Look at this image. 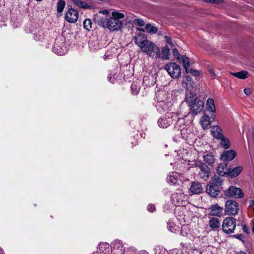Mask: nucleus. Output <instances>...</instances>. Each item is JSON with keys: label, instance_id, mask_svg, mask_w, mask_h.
I'll list each match as a JSON object with an SVG mask.
<instances>
[{"label": "nucleus", "instance_id": "nucleus-1", "mask_svg": "<svg viewBox=\"0 0 254 254\" xmlns=\"http://www.w3.org/2000/svg\"><path fill=\"white\" fill-rule=\"evenodd\" d=\"M125 17V14L123 13L117 11L112 12V16L108 18L106 17L97 15L95 20L99 25L103 27L107 28L110 31H118L121 29L122 26L121 19Z\"/></svg>", "mask_w": 254, "mask_h": 254}, {"label": "nucleus", "instance_id": "nucleus-2", "mask_svg": "<svg viewBox=\"0 0 254 254\" xmlns=\"http://www.w3.org/2000/svg\"><path fill=\"white\" fill-rule=\"evenodd\" d=\"M135 42L144 54L153 59L160 58V48L144 36H139L135 37Z\"/></svg>", "mask_w": 254, "mask_h": 254}, {"label": "nucleus", "instance_id": "nucleus-3", "mask_svg": "<svg viewBox=\"0 0 254 254\" xmlns=\"http://www.w3.org/2000/svg\"><path fill=\"white\" fill-rule=\"evenodd\" d=\"M155 99L157 102V109L161 113L168 111L174 104L171 95L164 90L156 93Z\"/></svg>", "mask_w": 254, "mask_h": 254}, {"label": "nucleus", "instance_id": "nucleus-4", "mask_svg": "<svg viewBox=\"0 0 254 254\" xmlns=\"http://www.w3.org/2000/svg\"><path fill=\"white\" fill-rule=\"evenodd\" d=\"M185 100L193 114L195 115L202 111L204 104L202 101L196 98L192 92L187 94Z\"/></svg>", "mask_w": 254, "mask_h": 254}, {"label": "nucleus", "instance_id": "nucleus-5", "mask_svg": "<svg viewBox=\"0 0 254 254\" xmlns=\"http://www.w3.org/2000/svg\"><path fill=\"white\" fill-rule=\"evenodd\" d=\"M178 114L175 113H167L164 116L160 118L158 120V126L163 128H167L173 124L177 119L180 120Z\"/></svg>", "mask_w": 254, "mask_h": 254}, {"label": "nucleus", "instance_id": "nucleus-6", "mask_svg": "<svg viewBox=\"0 0 254 254\" xmlns=\"http://www.w3.org/2000/svg\"><path fill=\"white\" fill-rule=\"evenodd\" d=\"M222 182L219 179H215L214 181L209 183L206 188V192L211 197H216L220 193Z\"/></svg>", "mask_w": 254, "mask_h": 254}, {"label": "nucleus", "instance_id": "nucleus-7", "mask_svg": "<svg viewBox=\"0 0 254 254\" xmlns=\"http://www.w3.org/2000/svg\"><path fill=\"white\" fill-rule=\"evenodd\" d=\"M171 200L176 206H185L188 203V196L182 190H177L172 194Z\"/></svg>", "mask_w": 254, "mask_h": 254}, {"label": "nucleus", "instance_id": "nucleus-8", "mask_svg": "<svg viewBox=\"0 0 254 254\" xmlns=\"http://www.w3.org/2000/svg\"><path fill=\"white\" fill-rule=\"evenodd\" d=\"M236 225V219L232 217H227L222 222V230L225 233L230 234L234 232Z\"/></svg>", "mask_w": 254, "mask_h": 254}, {"label": "nucleus", "instance_id": "nucleus-9", "mask_svg": "<svg viewBox=\"0 0 254 254\" xmlns=\"http://www.w3.org/2000/svg\"><path fill=\"white\" fill-rule=\"evenodd\" d=\"M192 166L198 167L200 169L198 176L201 179L206 180L209 178L210 168L201 160L197 159L192 164Z\"/></svg>", "mask_w": 254, "mask_h": 254}, {"label": "nucleus", "instance_id": "nucleus-10", "mask_svg": "<svg viewBox=\"0 0 254 254\" xmlns=\"http://www.w3.org/2000/svg\"><path fill=\"white\" fill-rule=\"evenodd\" d=\"M53 51L55 54L60 56L67 53V48L64 44V39L63 37L56 39L53 47Z\"/></svg>", "mask_w": 254, "mask_h": 254}, {"label": "nucleus", "instance_id": "nucleus-11", "mask_svg": "<svg viewBox=\"0 0 254 254\" xmlns=\"http://www.w3.org/2000/svg\"><path fill=\"white\" fill-rule=\"evenodd\" d=\"M165 69L173 78H178L181 76V68L175 63L167 64L165 66Z\"/></svg>", "mask_w": 254, "mask_h": 254}, {"label": "nucleus", "instance_id": "nucleus-12", "mask_svg": "<svg viewBox=\"0 0 254 254\" xmlns=\"http://www.w3.org/2000/svg\"><path fill=\"white\" fill-rule=\"evenodd\" d=\"M239 206L234 200H229L225 202V211L229 215L235 216L238 213Z\"/></svg>", "mask_w": 254, "mask_h": 254}, {"label": "nucleus", "instance_id": "nucleus-13", "mask_svg": "<svg viewBox=\"0 0 254 254\" xmlns=\"http://www.w3.org/2000/svg\"><path fill=\"white\" fill-rule=\"evenodd\" d=\"M225 195L228 197L240 198H242L244 194L242 190L235 186L230 187L225 192Z\"/></svg>", "mask_w": 254, "mask_h": 254}, {"label": "nucleus", "instance_id": "nucleus-14", "mask_svg": "<svg viewBox=\"0 0 254 254\" xmlns=\"http://www.w3.org/2000/svg\"><path fill=\"white\" fill-rule=\"evenodd\" d=\"M184 180V178L179 173L173 172L171 173L167 178L168 183L171 185H180L182 183Z\"/></svg>", "mask_w": 254, "mask_h": 254}, {"label": "nucleus", "instance_id": "nucleus-15", "mask_svg": "<svg viewBox=\"0 0 254 254\" xmlns=\"http://www.w3.org/2000/svg\"><path fill=\"white\" fill-rule=\"evenodd\" d=\"M215 119V115L214 114H212L210 117H209L206 114H204L200 119V124L203 129H208Z\"/></svg>", "mask_w": 254, "mask_h": 254}, {"label": "nucleus", "instance_id": "nucleus-16", "mask_svg": "<svg viewBox=\"0 0 254 254\" xmlns=\"http://www.w3.org/2000/svg\"><path fill=\"white\" fill-rule=\"evenodd\" d=\"M78 17V12L73 8L68 9L65 15V20L71 23L75 22L77 20Z\"/></svg>", "mask_w": 254, "mask_h": 254}, {"label": "nucleus", "instance_id": "nucleus-17", "mask_svg": "<svg viewBox=\"0 0 254 254\" xmlns=\"http://www.w3.org/2000/svg\"><path fill=\"white\" fill-rule=\"evenodd\" d=\"M181 134L183 138L189 141L194 137V132L190 127L186 126L185 127L181 129Z\"/></svg>", "mask_w": 254, "mask_h": 254}, {"label": "nucleus", "instance_id": "nucleus-18", "mask_svg": "<svg viewBox=\"0 0 254 254\" xmlns=\"http://www.w3.org/2000/svg\"><path fill=\"white\" fill-rule=\"evenodd\" d=\"M237 153L233 150L224 151L221 155V159L224 161H230L233 160Z\"/></svg>", "mask_w": 254, "mask_h": 254}, {"label": "nucleus", "instance_id": "nucleus-19", "mask_svg": "<svg viewBox=\"0 0 254 254\" xmlns=\"http://www.w3.org/2000/svg\"><path fill=\"white\" fill-rule=\"evenodd\" d=\"M243 167L238 166L233 168H229L228 176L231 178H235L238 176L243 171Z\"/></svg>", "mask_w": 254, "mask_h": 254}, {"label": "nucleus", "instance_id": "nucleus-20", "mask_svg": "<svg viewBox=\"0 0 254 254\" xmlns=\"http://www.w3.org/2000/svg\"><path fill=\"white\" fill-rule=\"evenodd\" d=\"M210 209L211 215L218 217H220L222 215L223 208L218 204L212 205Z\"/></svg>", "mask_w": 254, "mask_h": 254}, {"label": "nucleus", "instance_id": "nucleus-21", "mask_svg": "<svg viewBox=\"0 0 254 254\" xmlns=\"http://www.w3.org/2000/svg\"><path fill=\"white\" fill-rule=\"evenodd\" d=\"M204 164L209 167H212L215 161V159L214 155L211 153H208L206 154H203L202 156Z\"/></svg>", "mask_w": 254, "mask_h": 254}, {"label": "nucleus", "instance_id": "nucleus-22", "mask_svg": "<svg viewBox=\"0 0 254 254\" xmlns=\"http://www.w3.org/2000/svg\"><path fill=\"white\" fill-rule=\"evenodd\" d=\"M229 168L226 163L220 164L217 169V173L222 176H228Z\"/></svg>", "mask_w": 254, "mask_h": 254}, {"label": "nucleus", "instance_id": "nucleus-23", "mask_svg": "<svg viewBox=\"0 0 254 254\" xmlns=\"http://www.w3.org/2000/svg\"><path fill=\"white\" fill-rule=\"evenodd\" d=\"M203 188L201 184L199 182H193L192 183L190 188V191L193 194H198L202 191Z\"/></svg>", "mask_w": 254, "mask_h": 254}, {"label": "nucleus", "instance_id": "nucleus-24", "mask_svg": "<svg viewBox=\"0 0 254 254\" xmlns=\"http://www.w3.org/2000/svg\"><path fill=\"white\" fill-rule=\"evenodd\" d=\"M206 109L208 112L213 114L216 112V108L214 100L211 98H209L206 101Z\"/></svg>", "mask_w": 254, "mask_h": 254}, {"label": "nucleus", "instance_id": "nucleus-25", "mask_svg": "<svg viewBox=\"0 0 254 254\" xmlns=\"http://www.w3.org/2000/svg\"><path fill=\"white\" fill-rule=\"evenodd\" d=\"M211 133L213 135V137L218 139L219 138L222 137L223 135L221 128L217 126H213L211 129Z\"/></svg>", "mask_w": 254, "mask_h": 254}, {"label": "nucleus", "instance_id": "nucleus-26", "mask_svg": "<svg viewBox=\"0 0 254 254\" xmlns=\"http://www.w3.org/2000/svg\"><path fill=\"white\" fill-rule=\"evenodd\" d=\"M230 74L240 79H245L249 77V73L246 70H242L237 72H231Z\"/></svg>", "mask_w": 254, "mask_h": 254}, {"label": "nucleus", "instance_id": "nucleus-27", "mask_svg": "<svg viewBox=\"0 0 254 254\" xmlns=\"http://www.w3.org/2000/svg\"><path fill=\"white\" fill-rule=\"evenodd\" d=\"M218 139L220 140L219 143L220 145L224 149H228L230 147L231 144L230 141L224 135Z\"/></svg>", "mask_w": 254, "mask_h": 254}, {"label": "nucleus", "instance_id": "nucleus-28", "mask_svg": "<svg viewBox=\"0 0 254 254\" xmlns=\"http://www.w3.org/2000/svg\"><path fill=\"white\" fill-rule=\"evenodd\" d=\"M167 228L169 231L172 233H176L179 230V226H177L171 219L167 223Z\"/></svg>", "mask_w": 254, "mask_h": 254}, {"label": "nucleus", "instance_id": "nucleus-29", "mask_svg": "<svg viewBox=\"0 0 254 254\" xmlns=\"http://www.w3.org/2000/svg\"><path fill=\"white\" fill-rule=\"evenodd\" d=\"M155 80L152 75L144 76L143 79V83L147 86L153 85Z\"/></svg>", "mask_w": 254, "mask_h": 254}, {"label": "nucleus", "instance_id": "nucleus-30", "mask_svg": "<svg viewBox=\"0 0 254 254\" xmlns=\"http://www.w3.org/2000/svg\"><path fill=\"white\" fill-rule=\"evenodd\" d=\"M209 226L212 229H216L220 226V222L219 219L216 217H212L209 221Z\"/></svg>", "mask_w": 254, "mask_h": 254}, {"label": "nucleus", "instance_id": "nucleus-31", "mask_svg": "<svg viewBox=\"0 0 254 254\" xmlns=\"http://www.w3.org/2000/svg\"><path fill=\"white\" fill-rule=\"evenodd\" d=\"M179 62H181L182 63L186 72H188L190 64V59L185 56H183L181 58Z\"/></svg>", "mask_w": 254, "mask_h": 254}, {"label": "nucleus", "instance_id": "nucleus-32", "mask_svg": "<svg viewBox=\"0 0 254 254\" xmlns=\"http://www.w3.org/2000/svg\"><path fill=\"white\" fill-rule=\"evenodd\" d=\"M170 49L167 46L164 47L161 50V54H160V58L163 60L169 59Z\"/></svg>", "mask_w": 254, "mask_h": 254}, {"label": "nucleus", "instance_id": "nucleus-33", "mask_svg": "<svg viewBox=\"0 0 254 254\" xmlns=\"http://www.w3.org/2000/svg\"><path fill=\"white\" fill-rule=\"evenodd\" d=\"M89 47L90 50L92 51H96L101 48L100 45L99 44V42L97 40L90 41Z\"/></svg>", "mask_w": 254, "mask_h": 254}, {"label": "nucleus", "instance_id": "nucleus-34", "mask_svg": "<svg viewBox=\"0 0 254 254\" xmlns=\"http://www.w3.org/2000/svg\"><path fill=\"white\" fill-rule=\"evenodd\" d=\"M191 78L189 76H186L184 77V80L182 82L183 86H185V87L187 90L190 89L189 84L191 85Z\"/></svg>", "mask_w": 254, "mask_h": 254}, {"label": "nucleus", "instance_id": "nucleus-35", "mask_svg": "<svg viewBox=\"0 0 254 254\" xmlns=\"http://www.w3.org/2000/svg\"><path fill=\"white\" fill-rule=\"evenodd\" d=\"M145 30L147 32L152 34H154L157 31V28L150 24H147L146 25Z\"/></svg>", "mask_w": 254, "mask_h": 254}, {"label": "nucleus", "instance_id": "nucleus-36", "mask_svg": "<svg viewBox=\"0 0 254 254\" xmlns=\"http://www.w3.org/2000/svg\"><path fill=\"white\" fill-rule=\"evenodd\" d=\"M92 22L90 19H86L83 23L84 28L87 30L89 31L92 27Z\"/></svg>", "mask_w": 254, "mask_h": 254}, {"label": "nucleus", "instance_id": "nucleus-37", "mask_svg": "<svg viewBox=\"0 0 254 254\" xmlns=\"http://www.w3.org/2000/svg\"><path fill=\"white\" fill-rule=\"evenodd\" d=\"M73 2L76 4L77 6L82 7V8H86L88 7V4L86 3L82 0H72Z\"/></svg>", "mask_w": 254, "mask_h": 254}, {"label": "nucleus", "instance_id": "nucleus-38", "mask_svg": "<svg viewBox=\"0 0 254 254\" xmlns=\"http://www.w3.org/2000/svg\"><path fill=\"white\" fill-rule=\"evenodd\" d=\"M65 5V2L63 0H60L57 3V11L59 13L62 12L64 9Z\"/></svg>", "mask_w": 254, "mask_h": 254}, {"label": "nucleus", "instance_id": "nucleus-39", "mask_svg": "<svg viewBox=\"0 0 254 254\" xmlns=\"http://www.w3.org/2000/svg\"><path fill=\"white\" fill-rule=\"evenodd\" d=\"M131 89L132 90V94L136 95L138 93L140 88L139 86H136L135 84H132L131 86Z\"/></svg>", "mask_w": 254, "mask_h": 254}, {"label": "nucleus", "instance_id": "nucleus-40", "mask_svg": "<svg viewBox=\"0 0 254 254\" xmlns=\"http://www.w3.org/2000/svg\"><path fill=\"white\" fill-rule=\"evenodd\" d=\"M188 234V229L186 226H183L182 227L180 234L183 236H187Z\"/></svg>", "mask_w": 254, "mask_h": 254}, {"label": "nucleus", "instance_id": "nucleus-41", "mask_svg": "<svg viewBox=\"0 0 254 254\" xmlns=\"http://www.w3.org/2000/svg\"><path fill=\"white\" fill-rule=\"evenodd\" d=\"M173 54L174 57H176V59L178 60V61H180L182 56L179 54L178 50L176 49H174L173 50Z\"/></svg>", "mask_w": 254, "mask_h": 254}, {"label": "nucleus", "instance_id": "nucleus-42", "mask_svg": "<svg viewBox=\"0 0 254 254\" xmlns=\"http://www.w3.org/2000/svg\"><path fill=\"white\" fill-rule=\"evenodd\" d=\"M186 73H190L194 76H198L199 74V71L198 70L192 69H190V68H189V71L186 72Z\"/></svg>", "mask_w": 254, "mask_h": 254}, {"label": "nucleus", "instance_id": "nucleus-43", "mask_svg": "<svg viewBox=\"0 0 254 254\" xmlns=\"http://www.w3.org/2000/svg\"><path fill=\"white\" fill-rule=\"evenodd\" d=\"M148 210L150 212H153L155 210V206L153 204H150L147 206Z\"/></svg>", "mask_w": 254, "mask_h": 254}, {"label": "nucleus", "instance_id": "nucleus-44", "mask_svg": "<svg viewBox=\"0 0 254 254\" xmlns=\"http://www.w3.org/2000/svg\"><path fill=\"white\" fill-rule=\"evenodd\" d=\"M244 92L245 94L246 95H247V96L250 95L252 93V89L249 88H245L244 90Z\"/></svg>", "mask_w": 254, "mask_h": 254}, {"label": "nucleus", "instance_id": "nucleus-45", "mask_svg": "<svg viewBox=\"0 0 254 254\" xmlns=\"http://www.w3.org/2000/svg\"><path fill=\"white\" fill-rule=\"evenodd\" d=\"M166 42L169 44L171 47L174 46L173 43L172 42V39L171 38L168 36H165Z\"/></svg>", "mask_w": 254, "mask_h": 254}, {"label": "nucleus", "instance_id": "nucleus-46", "mask_svg": "<svg viewBox=\"0 0 254 254\" xmlns=\"http://www.w3.org/2000/svg\"><path fill=\"white\" fill-rule=\"evenodd\" d=\"M135 22L139 25V26H142L143 25H145V22L142 20H140V19H136L135 20Z\"/></svg>", "mask_w": 254, "mask_h": 254}, {"label": "nucleus", "instance_id": "nucleus-47", "mask_svg": "<svg viewBox=\"0 0 254 254\" xmlns=\"http://www.w3.org/2000/svg\"><path fill=\"white\" fill-rule=\"evenodd\" d=\"M204 1L211 3H219L222 1V0H204Z\"/></svg>", "mask_w": 254, "mask_h": 254}, {"label": "nucleus", "instance_id": "nucleus-48", "mask_svg": "<svg viewBox=\"0 0 254 254\" xmlns=\"http://www.w3.org/2000/svg\"><path fill=\"white\" fill-rule=\"evenodd\" d=\"M108 80L111 83H113L115 81V77L114 76H112V75L110 74L108 76Z\"/></svg>", "mask_w": 254, "mask_h": 254}, {"label": "nucleus", "instance_id": "nucleus-49", "mask_svg": "<svg viewBox=\"0 0 254 254\" xmlns=\"http://www.w3.org/2000/svg\"><path fill=\"white\" fill-rule=\"evenodd\" d=\"M243 230L245 232H246L247 234L249 233L250 231L249 227L246 225H244L243 226Z\"/></svg>", "mask_w": 254, "mask_h": 254}, {"label": "nucleus", "instance_id": "nucleus-50", "mask_svg": "<svg viewBox=\"0 0 254 254\" xmlns=\"http://www.w3.org/2000/svg\"><path fill=\"white\" fill-rule=\"evenodd\" d=\"M235 237L240 240H242L244 239V236L242 234L236 235H235Z\"/></svg>", "mask_w": 254, "mask_h": 254}, {"label": "nucleus", "instance_id": "nucleus-51", "mask_svg": "<svg viewBox=\"0 0 254 254\" xmlns=\"http://www.w3.org/2000/svg\"><path fill=\"white\" fill-rule=\"evenodd\" d=\"M236 254H250V252L246 251V252H240L237 253Z\"/></svg>", "mask_w": 254, "mask_h": 254}, {"label": "nucleus", "instance_id": "nucleus-52", "mask_svg": "<svg viewBox=\"0 0 254 254\" xmlns=\"http://www.w3.org/2000/svg\"><path fill=\"white\" fill-rule=\"evenodd\" d=\"M99 13H103V14L106 15L109 13V11L107 10H104L103 11H101Z\"/></svg>", "mask_w": 254, "mask_h": 254}, {"label": "nucleus", "instance_id": "nucleus-53", "mask_svg": "<svg viewBox=\"0 0 254 254\" xmlns=\"http://www.w3.org/2000/svg\"><path fill=\"white\" fill-rule=\"evenodd\" d=\"M108 246V248H109V244H102V245L101 244V245H100V250L101 251H102V252H103V251L102 249H101V248H102V246Z\"/></svg>", "mask_w": 254, "mask_h": 254}, {"label": "nucleus", "instance_id": "nucleus-54", "mask_svg": "<svg viewBox=\"0 0 254 254\" xmlns=\"http://www.w3.org/2000/svg\"><path fill=\"white\" fill-rule=\"evenodd\" d=\"M209 72L210 73V74H211V75L213 76V77H215V74L214 72V71L212 69H209Z\"/></svg>", "mask_w": 254, "mask_h": 254}, {"label": "nucleus", "instance_id": "nucleus-55", "mask_svg": "<svg viewBox=\"0 0 254 254\" xmlns=\"http://www.w3.org/2000/svg\"><path fill=\"white\" fill-rule=\"evenodd\" d=\"M137 30L140 31H144V29L143 28H137Z\"/></svg>", "mask_w": 254, "mask_h": 254}, {"label": "nucleus", "instance_id": "nucleus-56", "mask_svg": "<svg viewBox=\"0 0 254 254\" xmlns=\"http://www.w3.org/2000/svg\"><path fill=\"white\" fill-rule=\"evenodd\" d=\"M253 137L254 140V130L253 131Z\"/></svg>", "mask_w": 254, "mask_h": 254}, {"label": "nucleus", "instance_id": "nucleus-57", "mask_svg": "<svg viewBox=\"0 0 254 254\" xmlns=\"http://www.w3.org/2000/svg\"><path fill=\"white\" fill-rule=\"evenodd\" d=\"M105 59H107V56H109V55H105Z\"/></svg>", "mask_w": 254, "mask_h": 254}]
</instances>
